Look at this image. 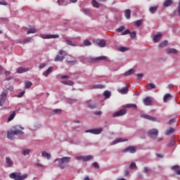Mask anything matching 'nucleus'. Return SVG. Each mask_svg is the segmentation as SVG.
Instances as JSON below:
<instances>
[{"label": "nucleus", "instance_id": "obj_1", "mask_svg": "<svg viewBox=\"0 0 180 180\" xmlns=\"http://www.w3.org/2000/svg\"><path fill=\"white\" fill-rule=\"evenodd\" d=\"M70 160V157H63L61 158L56 159L54 162H58V166L59 167V168H60L61 169H64L67 167L68 164H69Z\"/></svg>", "mask_w": 180, "mask_h": 180}, {"label": "nucleus", "instance_id": "obj_2", "mask_svg": "<svg viewBox=\"0 0 180 180\" xmlns=\"http://www.w3.org/2000/svg\"><path fill=\"white\" fill-rule=\"evenodd\" d=\"M14 128V131H8V135L7 137L9 140H13L14 139V136H16L17 134H23L24 132L22 131L20 129H23V128H22L19 125H16L15 127H13Z\"/></svg>", "mask_w": 180, "mask_h": 180}, {"label": "nucleus", "instance_id": "obj_3", "mask_svg": "<svg viewBox=\"0 0 180 180\" xmlns=\"http://www.w3.org/2000/svg\"><path fill=\"white\" fill-rule=\"evenodd\" d=\"M27 176H28L27 174H25L22 175L21 173L20 172H13L10 174V178L14 180H24V179H26Z\"/></svg>", "mask_w": 180, "mask_h": 180}, {"label": "nucleus", "instance_id": "obj_4", "mask_svg": "<svg viewBox=\"0 0 180 180\" xmlns=\"http://www.w3.org/2000/svg\"><path fill=\"white\" fill-rule=\"evenodd\" d=\"M67 56V53L65 51H60L58 54L56 56L55 58V61H63L65 59V57Z\"/></svg>", "mask_w": 180, "mask_h": 180}, {"label": "nucleus", "instance_id": "obj_5", "mask_svg": "<svg viewBox=\"0 0 180 180\" xmlns=\"http://www.w3.org/2000/svg\"><path fill=\"white\" fill-rule=\"evenodd\" d=\"M158 136V130L156 129H152L148 131V137L151 139H157Z\"/></svg>", "mask_w": 180, "mask_h": 180}, {"label": "nucleus", "instance_id": "obj_6", "mask_svg": "<svg viewBox=\"0 0 180 180\" xmlns=\"http://www.w3.org/2000/svg\"><path fill=\"white\" fill-rule=\"evenodd\" d=\"M8 93L3 91L0 95V106H3L6 101Z\"/></svg>", "mask_w": 180, "mask_h": 180}, {"label": "nucleus", "instance_id": "obj_7", "mask_svg": "<svg viewBox=\"0 0 180 180\" xmlns=\"http://www.w3.org/2000/svg\"><path fill=\"white\" fill-rule=\"evenodd\" d=\"M103 129L101 127L97 129H92L85 131V133H91V134H101L102 133Z\"/></svg>", "mask_w": 180, "mask_h": 180}, {"label": "nucleus", "instance_id": "obj_8", "mask_svg": "<svg viewBox=\"0 0 180 180\" xmlns=\"http://www.w3.org/2000/svg\"><path fill=\"white\" fill-rule=\"evenodd\" d=\"M141 117L145 118L148 120H150V121H153V122H160V121H158V119L156 117H152L149 115L142 114V115H141Z\"/></svg>", "mask_w": 180, "mask_h": 180}, {"label": "nucleus", "instance_id": "obj_9", "mask_svg": "<svg viewBox=\"0 0 180 180\" xmlns=\"http://www.w3.org/2000/svg\"><path fill=\"white\" fill-rule=\"evenodd\" d=\"M128 151L129 153H131V154H134V153H136V149L134 146H129V147H127V148L122 150V153H127Z\"/></svg>", "mask_w": 180, "mask_h": 180}, {"label": "nucleus", "instance_id": "obj_10", "mask_svg": "<svg viewBox=\"0 0 180 180\" xmlns=\"http://www.w3.org/2000/svg\"><path fill=\"white\" fill-rule=\"evenodd\" d=\"M94 43L98 45V46L101 47V48H103L106 46V41L104 40V39H102V40H96L94 41Z\"/></svg>", "mask_w": 180, "mask_h": 180}, {"label": "nucleus", "instance_id": "obj_11", "mask_svg": "<svg viewBox=\"0 0 180 180\" xmlns=\"http://www.w3.org/2000/svg\"><path fill=\"white\" fill-rule=\"evenodd\" d=\"M127 112V110L124 109H121L120 110H118L117 112H115L113 114V117H120V116H122L124 115H125Z\"/></svg>", "mask_w": 180, "mask_h": 180}, {"label": "nucleus", "instance_id": "obj_12", "mask_svg": "<svg viewBox=\"0 0 180 180\" xmlns=\"http://www.w3.org/2000/svg\"><path fill=\"white\" fill-rule=\"evenodd\" d=\"M43 39H57L59 37L58 34H43L41 35Z\"/></svg>", "mask_w": 180, "mask_h": 180}, {"label": "nucleus", "instance_id": "obj_13", "mask_svg": "<svg viewBox=\"0 0 180 180\" xmlns=\"http://www.w3.org/2000/svg\"><path fill=\"white\" fill-rule=\"evenodd\" d=\"M129 92V88L127 86L122 87V89H118V93L121 94H127Z\"/></svg>", "mask_w": 180, "mask_h": 180}, {"label": "nucleus", "instance_id": "obj_14", "mask_svg": "<svg viewBox=\"0 0 180 180\" xmlns=\"http://www.w3.org/2000/svg\"><path fill=\"white\" fill-rule=\"evenodd\" d=\"M162 37V34L161 33H159L153 36V41H155V43H158L161 39Z\"/></svg>", "mask_w": 180, "mask_h": 180}, {"label": "nucleus", "instance_id": "obj_15", "mask_svg": "<svg viewBox=\"0 0 180 180\" xmlns=\"http://www.w3.org/2000/svg\"><path fill=\"white\" fill-rule=\"evenodd\" d=\"M172 99V96L170 94H167L165 95V97H163V101H165V103H167Z\"/></svg>", "mask_w": 180, "mask_h": 180}, {"label": "nucleus", "instance_id": "obj_16", "mask_svg": "<svg viewBox=\"0 0 180 180\" xmlns=\"http://www.w3.org/2000/svg\"><path fill=\"white\" fill-rule=\"evenodd\" d=\"M152 103V101L150 97H146L145 99H143V104L146 105H150Z\"/></svg>", "mask_w": 180, "mask_h": 180}, {"label": "nucleus", "instance_id": "obj_17", "mask_svg": "<svg viewBox=\"0 0 180 180\" xmlns=\"http://www.w3.org/2000/svg\"><path fill=\"white\" fill-rule=\"evenodd\" d=\"M28 70H29L28 68H25L23 67H20L17 69V72L19 73V74H21V73L25 72Z\"/></svg>", "mask_w": 180, "mask_h": 180}, {"label": "nucleus", "instance_id": "obj_18", "mask_svg": "<svg viewBox=\"0 0 180 180\" xmlns=\"http://www.w3.org/2000/svg\"><path fill=\"white\" fill-rule=\"evenodd\" d=\"M98 60L109 61L108 58L107 56H104L97 57L96 58L94 59V62L98 61Z\"/></svg>", "mask_w": 180, "mask_h": 180}, {"label": "nucleus", "instance_id": "obj_19", "mask_svg": "<svg viewBox=\"0 0 180 180\" xmlns=\"http://www.w3.org/2000/svg\"><path fill=\"white\" fill-rule=\"evenodd\" d=\"M131 11L130 9H127L125 10V11L124 12V15H125V18H127V19H130L131 18Z\"/></svg>", "mask_w": 180, "mask_h": 180}, {"label": "nucleus", "instance_id": "obj_20", "mask_svg": "<svg viewBox=\"0 0 180 180\" xmlns=\"http://www.w3.org/2000/svg\"><path fill=\"white\" fill-rule=\"evenodd\" d=\"M174 131H175V129L170 127V129L165 131V134H166V136H169V134H172L173 133H174Z\"/></svg>", "mask_w": 180, "mask_h": 180}, {"label": "nucleus", "instance_id": "obj_21", "mask_svg": "<svg viewBox=\"0 0 180 180\" xmlns=\"http://www.w3.org/2000/svg\"><path fill=\"white\" fill-rule=\"evenodd\" d=\"M6 164H7V167H13V162L11 160L10 158H6Z\"/></svg>", "mask_w": 180, "mask_h": 180}, {"label": "nucleus", "instance_id": "obj_22", "mask_svg": "<svg viewBox=\"0 0 180 180\" xmlns=\"http://www.w3.org/2000/svg\"><path fill=\"white\" fill-rule=\"evenodd\" d=\"M178 52L176 51V49H166V53L167 54H170V53H174V54H176Z\"/></svg>", "mask_w": 180, "mask_h": 180}, {"label": "nucleus", "instance_id": "obj_23", "mask_svg": "<svg viewBox=\"0 0 180 180\" xmlns=\"http://www.w3.org/2000/svg\"><path fill=\"white\" fill-rule=\"evenodd\" d=\"M172 4H173L172 0H166V1H165V3L163 4V6L169 7V6H172Z\"/></svg>", "mask_w": 180, "mask_h": 180}, {"label": "nucleus", "instance_id": "obj_24", "mask_svg": "<svg viewBox=\"0 0 180 180\" xmlns=\"http://www.w3.org/2000/svg\"><path fill=\"white\" fill-rule=\"evenodd\" d=\"M125 108H132L134 110H136L137 109V105L136 104H134V103H129V104L125 105Z\"/></svg>", "mask_w": 180, "mask_h": 180}, {"label": "nucleus", "instance_id": "obj_25", "mask_svg": "<svg viewBox=\"0 0 180 180\" xmlns=\"http://www.w3.org/2000/svg\"><path fill=\"white\" fill-rule=\"evenodd\" d=\"M124 141H128V139H122L121 138L114 141L112 144L115 146V144H118V143H123Z\"/></svg>", "mask_w": 180, "mask_h": 180}, {"label": "nucleus", "instance_id": "obj_26", "mask_svg": "<svg viewBox=\"0 0 180 180\" xmlns=\"http://www.w3.org/2000/svg\"><path fill=\"white\" fill-rule=\"evenodd\" d=\"M61 83L65 85H69V86H72L75 84L72 81H70V80L61 81Z\"/></svg>", "mask_w": 180, "mask_h": 180}, {"label": "nucleus", "instance_id": "obj_27", "mask_svg": "<svg viewBox=\"0 0 180 180\" xmlns=\"http://www.w3.org/2000/svg\"><path fill=\"white\" fill-rule=\"evenodd\" d=\"M176 144V140L174 138L172 139V140L167 143V147H173Z\"/></svg>", "mask_w": 180, "mask_h": 180}, {"label": "nucleus", "instance_id": "obj_28", "mask_svg": "<svg viewBox=\"0 0 180 180\" xmlns=\"http://www.w3.org/2000/svg\"><path fill=\"white\" fill-rule=\"evenodd\" d=\"M53 70V67H50L46 71L44 72V75L48 77V75Z\"/></svg>", "mask_w": 180, "mask_h": 180}, {"label": "nucleus", "instance_id": "obj_29", "mask_svg": "<svg viewBox=\"0 0 180 180\" xmlns=\"http://www.w3.org/2000/svg\"><path fill=\"white\" fill-rule=\"evenodd\" d=\"M91 160H94V156L92 155L84 156V162H86L87 161H91Z\"/></svg>", "mask_w": 180, "mask_h": 180}, {"label": "nucleus", "instance_id": "obj_30", "mask_svg": "<svg viewBox=\"0 0 180 180\" xmlns=\"http://www.w3.org/2000/svg\"><path fill=\"white\" fill-rule=\"evenodd\" d=\"M87 104H88V106L91 108V109H94V108H96L97 107V105L96 104H93L91 101H87Z\"/></svg>", "mask_w": 180, "mask_h": 180}, {"label": "nucleus", "instance_id": "obj_31", "mask_svg": "<svg viewBox=\"0 0 180 180\" xmlns=\"http://www.w3.org/2000/svg\"><path fill=\"white\" fill-rule=\"evenodd\" d=\"M158 8V6H152V7L149 8V12L150 13L153 14L154 13H155L157 11Z\"/></svg>", "mask_w": 180, "mask_h": 180}, {"label": "nucleus", "instance_id": "obj_32", "mask_svg": "<svg viewBox=\"0 0 180 180\" xmlns=\"http://www.w3.org/2000/svg\"><path fill=\"white\" fill-rule=\"evenodd\" d=\"M31 40H32V38L28 37L27 39H25L23 41H20L19 43H20L22 44H27V43L30 42Z\"/></svg>", "mask_w": 180, "mask_h": 180}, {"label": "nucleus", "instance_id": "obj_33", "mask_svg": "<svg viewBox=\"0 0 180 180\" xmlns=\"http://www.w3.org/2000/svg\"><path fill=\"white\" fill-rule=\"evenodd\" d=\"M143 20L141 19L139 20H136V22H135V27H140L143 25Z\"/></svg>", "mask_w": 180, "mask_h": 180}, {"label": "nucleus", "instance_id": "obj_34", "mask_svg": "<svg viewBox=\"0 0 180 180\" xmlns=\"http://www.w3.org/2000/svg\"><path fill=\"white\" fill-rule=\"evenodd\" d=\"M155 88H156V86L152 83L148 84V86H146V89H148V90H151V89H153Z\"/></svg>", "mask_w": 180, "mask_h": 180}, {"label": "nucleus", "instance_id": "obj_35", "mask_svg": "<svg viewBox=\"0 0 180 180\" xmlns=\"http://www.w3.org/2000/svg\"><path fill=\"white\" fill-rule=\"evenodd\" d=\"M42 157H46L47 158V160H50L51 159V155L50 153H48L47 152H42Z\"/></svg>", "mask_w": 180, "mask_h": 180}, {"label": "nucleus", "instance_id": "obj_36", "mask_svg": "<svg viewBox=\"0 0 180 180\" xmlns=\"http://www.w3.org/2000/svg\"><path fill=\"white\" fill-rule=\"evenodd\" d=\"M66 43L70 45V46H77V44L75 42H72V41L70 40H68V39H66Z\"/></svg>", "mask_w": 180, "mask_h": 180}, {"label": "nucleus", "instance_id": "obj_37", "mask_svg": "<svg viewBox=\"0 0 180 180\" xmlns=\"http://www.w3.org/2000/svg\"><path fill=\"white\" fill-rule=\"evenodd\" d=\"M32 86V82H28V81H27V82H25V89H29V88H30Z\"/></svg>", "mask_w": 180, "mask_h": 180}, {"label": "nucleus", "instance_id": "obj_38", "mask_svg": "<svg viewBox=\"0 0 180 180\" xmlns=\"http://www.w3.org/2000/svg\"><path fill=\"white\" fill-rule=\"evenodd\" d=\"M93 89H103L105 88V86L103 84H96V85H94L92 86Z\"/></svg>", "mask_w": 180, "mask_h": 180}, {"label": "nucleus", "instance_id": "obj_39", "mask_svg": "<svg viewBox=\"0 0 180 180\" xmlns=\"http://www.w3.org/2000/svg\"><path fill=\"white\" fill-rule=\"evenodd\" d=\"M136 167V164L134 162H131V165H129V169H135Z\"/></svg>", "mask_w": 180, "mask_h": 180}, {"label": "nucleus", "instance_id": "obj_40", "mask_svg": "<svg viewBox=\"0 0 180 180\" xmlns=\"http://www.w3.org/2000/svg\"><path fill=\"white\" fill-rule=\"evenodd\" d=\"M135 70L134 69H131L129 70H128V72H125L124 75L125 76H129L131 75H132L133 73H134Z\"/></svg>", "mask_w": 180, "mask_h": 180}, {"label": "nucleus", "instance_id": "obj_41", "mask_svg": "<svg viewBox=\"0 0 180 180\" xmlns=\"http://www.w3.org/2000/svg\"><path fill=\"white\" fill-rule=\"evenodd\" d=\"M167 44H168V41L165 40L163 42L160 43V44L159 45V48H163L166 46Z\"/></svg>", "mask_w": 180, "mask_h": 180}, {"label": "nucleus", "instance_id": "obj_42", "mask_svg": "<svg viewBox=\"0 0 180 180\" xmlns=\"http://www.w3.org/2000/svg\"><path fill=\"white\" fill-rule=\"evenodd\" d=\"M91 3L94 7L99 8L100 4H98L96 0H93Z\"/></svg>", "mask_w": 180, "mask_h": 180}, {"label": "nucleus", "instance_id": "obj_43", "mask_svg": "<svg viewBox=\"0 0 180 180\" xmlns=\"http://www.w3.org/2000/svg\"><path fill=\"white\" fill-rule=\"evenodd\" d=\"M59 6H66L67 3L65 0H58V1Z\"/></svg>", "mask_w": 180, "mask_h": 180}, {"label": "nucleus", "instance_id": "obj_44", "mask_svg": "<svg viewBox=\"0 0 180 180\" xmlns=\"http://www.w3.org/2000/svg\"><path fill=\"white\" fill-rule=\"evenodd\" d=\"M103 95L105 96V98H109L111 95V93L109 91H105Z\"/></svg>", "mask_w": 180, "mask_h": 180}, {"label": "nucleus", "instance_id": "obj_45", "mask_svg": "<svg viewBox=\"0 0 180 180\" xmlns=\"http://www.w3.org/2000/svg\"><path fill=\"white\" fill-rule=\"evenodd\" d=\"M62 112V110L60 109H56V110H53L52 113L54 115V114H58V115H60L61 114Z\"/></svg>", "mask_w": 180, "mask_h": 180}, {"label": "nucleus", "instance_id": "obj_46", "mask_svg": "<svg viewBox=\"0 0 180 180\" xmlns=\"http://www.w3.org/2000/svg\"><path fill=\"white\" fill-rule=\"evenodd\" d=\"M15 116V112L14 111L12 114L10 115V116L8 117V120L10 122L11 121Z\"/></svg>", "mask_w": 180, "mask_h": 180}, {"label": "nucleus", "instance_id": "obj_47", "mask_svg": "<svg viewBox=\"0 0 180 180\" xmlns=\"http://www.w3.org/2000/svg\"><path fill=\"white\" fill-rule=\"evenodd\" d=\"M30 153V149H25L22 150L23 155H29Z\"/></svg>", "mask_w": 180, "mask_h": 180}, {"label": "nucleus", "instance_id": "obj_48", "mask_svg": "<svg viewBox=\"0 0 180 180\" xmlns=\"http://www.w3.org/2000/svg\"><path fill=\"white\" fill-rule=\"evenodd\" d=\"M151 171L152 170L147 167H143V172L145 174H149V172H151Z\"/></svg>", "mask_w": 180, "mask_h": 180}, {"label": "nucleus", "instance_id": "obj_49", "mask_svg": "<svg viewBox=\"0 0 180 180\" xmlns=\"http://www.w3.org/2000/svg\"><path fill=\"white\" fill-rule=\"evenodd\" d=\"M131 39H134L136 38V32H132L131 33Z\"/></svg>", "mask_w": 180, "mask_h": 180}, {"label": "nucleus", "instance_id": "obj_50", "mask_svg": "<svg viewBox=\"0 0 180 180\" xmlns=\"http://www.w3.org/2000/svg\"><path fill=\"white\" fill-rule=\"evenodd\" d=\"M37 31L35 29H30L27 31V34L36 33Z\"/></svg>", "mask_w": 180, "mask_h": 180}, {"label": "nucleus", "instance_id": "obj_51", "mask_svg": "<svg viewBox=\"0 0 180 180\" xmlns=\"http://www.w3.org/2000/svg\"><path fill=\"white\" fill-rule=\"evenodd\" d=\"M76 160L77 161H84V156H77Z\"/></svg>", "mask_w": 180, "mask_h": 180}, {"label": "nucleus", "instance_id": "obj_52", "mask_svg": "<svg viewBox=\"0 0 180 180\" xmlns=\"http://www.w3.org/2000/svg\"><path fill=\"white\" fill-rule=\"evenodd\" d=\"M129 48L127 47H120V51L121 52H124V51H129Z\"/></svg>", "mask_w": 180, "mask_h": 180}, {"label": "nucleus", "instance_id": "obj_53", "mask_svg": "<svg viewBox=\"0 0 180 180\" xmlns=\"http://www.w3.org/2000/svg\"><path fill=\"white\" fill-rule=\"evenodd\" d=\"M67 62L69 65H77L78 63V62L76 60H72V61L68 60Z\"/></svg>", "mask_w": 180, "mask_h": 180}, {"label": "nucleus", "instance_id": "obj_54", "mask_svg": "<svg viewBox=\"0 0 180 180\" xmlns=\"http://www.w3.org/2000/svg\"><path fill=\"white\" fill-rule=\"evenodd\" d=\"M92 165L93 167H94V168H96V169H99L100 168L98 163L97 162H94Z\"/></svg>", "mask_w": 180, "mask_h": 180}, {"label": "nucleus", "instance_id": "obj_55", "mask_svg": "<svg viewBox=\"0 0 180 180\" xmlns=\"http://www.w3.org/2000/svg\"><path fill=\"white\" fill-rule=\"evenodd\" d=\"M172 169H174V171H179V169H180V166L179 165H174L173 166V167H172Z\"/></svg>", "mask_w": 180, "mask_h": 180}, {"label": "nucleus", "instance_id": "obj_56", "mask_svg": "<svg viewBox=\"0 0 180 180\" xmlns=\"http://www.w3.org/2000/svg\"><path fill=\"white\" fill-rule=\"evenodd\" d=\"M84 45L86 46H91V45L92 44L91 42L89 41V40H85V41H84Z\"/></svg>", "mask_w": 180, "mask_h": 180}, {"label": "nucleus", "instance_id": "obj_57", "mask_svg": "<svg viewBox=\"0 0 180 180\" xmlns=\"http://www.w3.org/2000/svg\"><path fill=\"white\" fill-rule=\"evenodd\" d=\"M125 29V27L124 26H121L118 29L116 30V31L117 32H121L122 31H123Z\"/></svg>", "mask_w": 180, "mask_h": 180}, {"label": "nucleus", "instance_id": "obj_58", "mask_svg": "<svg viewBox=\"0 0 180 180\" xmlns=\"http://www.w3.org/2000/svg\"><path fill=\"white\" fill-rule=\"evenodd\" d=\"M130 33H131L130 30H127L122 32V33L121 34L122 35H126V34H130Z\"/></svg>", "mask_w": 180, "mask_h": 180}, {"label": "nucleus", "instance_id": "obj_59", "mask_svg": "<svg viewBox=\"0 0 180 180\" xmlns=\"http://www.w3.org/2000/svg\"><path fill=\"white\" fill-rule=\"evenodd\" d=\"M25 91H23L20 92V93L17 96V97H18V98H21V97H22V96H23V95L25 94Z\"/></svg>", "mask_w": 180, "mask_h": 180}, {"label": "nucleus", "instance_id": "obj_60", "mask_svg": "<svg viewBox=\"0 0 180 180\" xmlns=\"http://www.w3.org/2000/svg\"><path fill=\"white\" fill-rule=\"evenodd\" d=\"M176 11H177L178 15L180 16V4H178Z\"/></svg>", "mask_w": 180, "mask_h": 180}, {"label": "nucleus", "instance_id": "obj_61", "mask_svg": "<svg viewBox=\"0 0 180 180\" xmlns=\"http://www.w3.org/2000/svg\"><path fill=\"white\" fill-rule=\"evenodd\" d=\"M124 175H125V176H128V175H129V172L128 169H125L124 172Z\"/></svg>", "mask_w": 180, "mask_h": 180}, {"label": "nucleus", "instance_id": "obj_62", "mask_svg": "<svg viewBox=\"0 0 180 180\" xmlns=\"http://www.w3.org/2000/svg\"><path fill=\"white\" fill-rule=\"evenodd\" d=\"M143 77V74H142V73H139V74L136 75V77H138V79H140Z\"/></svg>", "mask_w": 180, "mask_h": 180}, {"label": "nucleus", "instance_id": "obj_63", "mask_svg": "<svg viewBox=\"0 0 180 180\" xmlns=\"http://www.w3.org/2000/svg\"><path fill=\"white\" fill-rule=\"evenodd\" d=\"M84 12L85 14L89 15L90 13V11L89 9H84Z\"/></svg>", "mask_w": 180, "mask_h": 180}, {"label": "nucleus", "instance_id": "obj_64", "mask_svg": "<svg viewBox=\"0 0 180 180\" xmlns=\"http://www.w3.org/2000/svg\"><path fill=\"white\" fill-rule=\"evenodd\" d=\"M94 114L96 115H101L102 114V112L101 111H96L94 112Z\"/></svg>", "mask_w": 180, "mask_h": 180}]
</instances>
